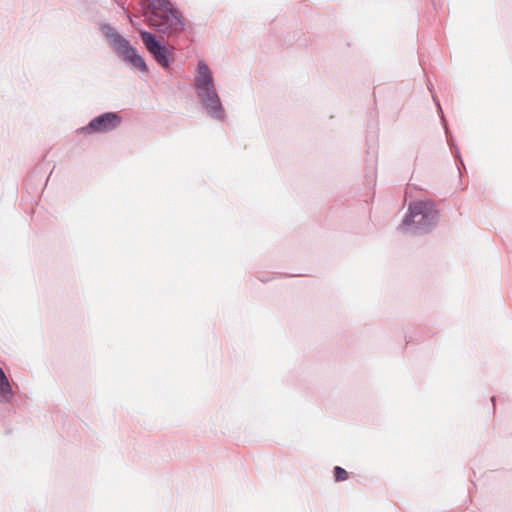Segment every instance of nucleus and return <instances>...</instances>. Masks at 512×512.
<instances>
[{"label": "nucleus", "mask_w": 512, "mask_h": 512, "mask_svg": "<svg viewBox=\"0 0 512 512\" xmlns=\"http://www.w3.org/2000/svg\"><path fill=\"white\" fill-rule=\"evenodd\" d=\"M150 8L146 17L159 33L179 34L185 29L181 12L169 0H148Z\"/></svg>", "instance_id": "obj_3"}, {"label": "nucleus", "mask_w": 512, "mask_h": 512, "mask_svg": "<svg viewBox=\"0 0 512 512\" xmlns=\"http://www.w3.org/2000/svg\"><path fill=\"white\" fill-rule=\"evenodd\" d=\"M433 100L434 102L436 103L437 105V108H438V113L440 115V118H441V122H442V125H443V128H444V131H445V135H446V139H447V143L450 147V150L453 151V149L455 147H457L455 141H454V138L452 136V133L451 131L449 130V127H448V124H447V121L445 119V116H444V112L442 110V107L440 105V102L439 100L437 99V97L435 95H433Z\"/></svg>", "instance_id": "obj_8"}, {"label": "nucleus", "mask_w": 512, "mask_h": 512, "mask_svg": "<svg viewBox=\"0 0 512 512\" xmlns=\"http://www.w3.org/2000/svg\"><path fill=\"white\" fill-rule=\"evenodd\" d=\"M433 100L434 102L436 103L437 105V108H438V113L440 115V118H441V122H442V125H443V128H444V131H445V135H446V139H447V143L450 147V150L453 151V149L455 147H457L455 141H454V138L452 136V133L451 131L449 130V127H448V124H447V121L445 119V116H444V112L442 110V107L440 105V102L439 100L437 99V97L435 95H433Z\"/></svg>", "instance_id": "obj_9"}, {"label": "nucleus", "mask_w": 512, "mask_h": 512, "mask_svg": "<svg viewBox=\"0 0 512 512\" xmlns=\"http://www.w3.org/2000/svg\"><path fill=\"white\" fill-rule=\"evenodd\" d=\"M99 29L102 35L107 39L109 46L123 59L124 62L143 74H147L149 72V68L144 57L134 46L131 45L128 39L123 37L109 23H101Z\"/></svg>", "instance_id": "obj_4"}, {"label": "nucleus", "mask_w": 512, "mask_h": 512, "mask_svg": "<svg viewBox=\"0 0 512 512\" xmlns=\"http://www.w3.org/2000/svg\"><path fill=\"white\" fill-rule=\"evenodd\" d=\"M495 400H496V397H495V396H492V397H491V401H492V403H493V404H495Z\"/></svg>", "instance_id": "obj_13"}, {"label": "nucleus", "mask_w": 512, "mask_h": 512, "mask_svg": "<svg viewBox=\"0 0 512 512\" xmlns=\"http://www.w3.org/2000/svg\"><path fill=\"white\" fill-rule=\"evenodd\" d=\"M456 166L459 171V175L462 176V170H465V164L463 159L456 160Z\"/></svg>", "instance_id": "obj_11"}, {"label": "nucleus", "mask_w": 512, "mask_h": 512, "mask_svg": "<svg viewBox=\"0 0 512 512\" xmlns=\"http://www.w3.org/2000/svg\"><path fill=\"white\" fill-rule=\"evenodd\" d=\"M12 387L10 382L2 369L0 367V401L2 402H10L13 397Z\"/></svg>", "instance_id": "obj_7"}, {"label": "nucleus", "mask_w": 512, "mask_h": 512, "mask_svg": "<svg viewBox=\"0 0 512 512\" xmlns=\"http://www.w3.org/2000/svg\"><path fill=\"white\" fill-rule=\"evenodd\" d=\"M333 475H334V479L336 482H341V481H345L346 479H348V472L340 466L334 467Z\"/></svg>", "instance_id": "obj_10"}, {"label": "nucleus", "mask_w": 512, "mask_h": 512, "mask_svg": "<svg viewBox=\"0 0 512 512\" xmlns=\"http://www.w3.org/2000/svg\"><path fill=\"white\" fill-rule=\"evenodd\" d=\"M140 38L151 57L165 70H169L175 61L174 47L167 45L154 33L140 30Z\"/></svg>", "instance_id": "obj_5"}, {"label": "nucleus", "mask_w": 512, "mask_h": 512, "mask_svg": "<svg viewBox=\"0 0 512 512\" xmlns=\"http://www.w3.org/2000/svg\"><path fill=\"white\" fill-rule=\"evenodd\" d=\"M194 88L204 112L214 120L224 121L227 115L216 90L213 74L204 60L197 63Z\"/></svg>", "instance_id": "obj_2"}, {"label": "nucleus", "mask_w": 512, "mask_h": 512, "mask_svg": "<svg viewBox=\"0 0 512 512\" xmlns=\"http://www.w3.org/2000/svg\"><path fill=\"white\" fill-rule=\"evenodd\" d=\"M451 153H452V155L454 156V158H455L456 160H460V159H462V157H461V153H460V150H459V148H458V147H455V148L453 149V151H451Z\"/></svg>", "instance_id": "obj_12"}, {"label": "nucleus", "mask_w": 512, "mask_h": 512, "mask_svg": "<svg viewBox=\"0 0 512 512\" xmlns=\"http://www.w3.org/2000/svg\"><path fill=\"white\" fill-rule=\"evenodd\" d=\"M121 123L122 117L118 112H104L91 119L77 132L84 135L109 133L117 129Z\"/></svg>", "instance_id": "obj_6"}, {"label": "nucleus", "mask_w": 512, "mask_h": 512, "mask_svg": "<svg viewBox=\"0 0 512 512\" xmlns=\"http://www.w3.org/2000/svg\"><path fill=\"white\" fill-rule=\"evenodd\" d=\"M442 209L431 198L415 199L409 202L402 226L409 228L415 235L432 233L440 224Z\"/></svg>", "instance_id": "obj_1"}]
</instances>
